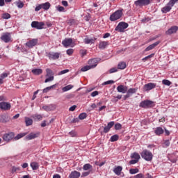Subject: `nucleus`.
<instances>
[{
    "label": "nucleus",
    "instance_id": "obj_1",
    "mask_svg": "<svg viewBox=\"0 0 178 178\" xmlns=\"http://www.w3.org/2000/svg\"><path fill=\"white\" fill-rule=\"evenodd\" d=\"M140 155L142 158L145 159V161H147V162L152 161V158L154 156L152 153L147 149L143 150Z\"/></svg>",
    "mask_w": 178,
    "mask_h": 178
},
{
    "label": "nucleus",
    "instance_id": "obj_2",
    "mask_svg": "<svg viewBox=\"0 0 178 178\" xmlns=\"http://www.w3.org/2000/svg\"><path fill=\"white\" fill-rule=\"evenodd\" d=\"M122 15L123 11H122V10H118L110 16V20L111 22H116V20H119Z\"/></svg>",
    "mask_w": 178,
    "mask_h": 178
},
{
    "label": "nucleus",
    "instance_id": "obj_3",
    "mask_svg": "<svg viewBox=\"0 0 178 178\" xmlns=\"http://www.w3.org/2000/svg\"><path fill=\"white\" fill-rule=\"evenodd\" d=\"M129 27V24L126 22H120L118 26L115 27V31H118L119 33H123L126 29Z\"/></svg>",
    "mask_w": 178,
    "mask_h": 178
},
{
    "label": "nucleus",
    "instance_id": "obj_4",
    "mask_svg": "<svg viewBox=\"0 0 178 178\" xmlns=\"http://www.w3.org/2000/svg\"><path fill=\"white\" fill-rule=\"evenodd\" d=\"M44 26H45V23L43 22L33 21L31 23V27H33V29H37V30H42Z\"/></svg>",
    "mask_w": 178,
    "mask_h": 178
},
{
    "label": "nucleus",
    "instance_id": "obj_5",
    "mask_svg": "<svg viewBox=\"0 0 178 178\" xmlns=\"http://www.w3.org/2000/svg\"><path fill=\"white\" fill-rule=\"evenodd\" d=\"M47 72V74H46V77L47 79L44 81V83H49V81H54V72H52V70H51L49 68H47L46 70Z\"/></svg>",
    "mask_w": 178,
    "mask_h": 178
},
{
    "label": "nucleus",
    "instance_id": "obj_6",
    "mask_svg": "<svg viewBox=\"0 0 178 178\" xmlns=\"http://www.w3.org/2000/svg\"><path fill=\"white\" fill-rule=\"evenodd\" d=\"M1 41H3V42H10L12 41V35L10 33H4L1 36Z\"/></svg>",
    "mask_w": 178,
    "mask_h": 178
},
{
    "label": "nucleus",
    "instance_id": "obj_7",
    "mask_svg": "<svg viewBox=\"0 0 178 178\" xmlns=\"http://www.w3.org/2000/svg\"><path fill=\"white\" fill-rule=\"evenodd\" d=\"M2 138L3 141H6V143H9V141H11V140H13V138H15V134L13 132L5 134L4 135H3Z\"/></svg>",
    "mask_w": 178,
    "mask_h": 178
},
{
    "label": "nucleus",
    "instance_id": "obj_8",
    "mask_svg": "<svg viewBox=\"0 0 178 178\" xmlns=\"http://www.w3.org/2000/svg\"><path fill=\"white\" fill-rule=\"evenodd\" d=\"M138 88H131L129 89H127L126 95L124 96V99L126 100L127 98H130L133 95V94H136L137 92Z\"/></svg>",
    "mask_w": 178,
    "mask_h": 178
},
{
    "label": "nucleus",
    "instance_id": "obj_9",
    "mask_svg": "<svg viewBox=\"0 0 178 178\" xmlns=\"http://www.w3.org/2000/svg\"><path fill=\"white\" fill-rule=\"evenodd\" d=\"M151 0H137L134 2L136 6H145L149 5Z\"/></svg>",
    "mask_w": 178,
    "mask_h": 178
},
{
    "label": "nucleus",
    "instance_id": "obj_10",
    "mask_svg": "<svg viewBox=\"0 0 178 178\" xmlns=\"http://www.w3.org/2000/svg\"><path fill=\"white\" fill-rule=\"evenodd\" d=\"M101 60L100 58H92L89 60L88 65L92 68L94 69L97 67V65H98V63Z\"/></svg>",
    "mask_w": 178,
    "mask_h": 178
},
{
    "label": "nucleus",
    "instance_id": "obj_11",
    "mask_svg": "<svg viewBox=\"0 0 178 178\" xmlns=\"http://www.w3.org/2000/svg\"><path fill=\"white\" fill-rule=\"evenodd\" d=\"M140 106L142 108H152V106H154V102L152 101L146 100L142 102L140 104Z\"/></svg>",
    "mask_w": 178,
    "mask_h": 178
},
{
    "label": "nucleus",
    "instance_id": "obj_12",
    "mask_svg": "<svg viewBox=\"0 0 178 178\" xmlns=\"http://www.w3.org/2000/svg\"><path fill=\"white\" fill-rule=\"evenodd\" d=\"M156 87V84L154 83H149L145 84L143 86V89L145 91H151V90H154Z\"/></svg>",
    "mask_w": 178,
    "mask_h": 178
},
{
    "label": "nucleus",
    "instance_id": "obj_13",
    "mask_svg": "<svg viewBox=\"0 0 178 178\" xmlns=\"http://www.w3.org/2000/svg\"><path fill=\"white\" fill-rule=\"evenodd\" d=\"M10 107L11 106L8 102H2L0 103V109H2L3 111H9Z\"/></svg>",
    "mask_w": 178,
    "mask_h": 178
},
{
    "label": "nucleus",
    "instance_id": "obj_14",
    "mask_svg": "<svg viewBox=\"0 0 178 178\" xmlns=\"http://www.w3.org/2000/svg\"><path fill=\"white\" fill-rule=\"evenodd\" d=\"M59 56H60V53L50 52L48 54V58L49 59H52L53 60H56V59H59Z\"/></svg>",
    "mask_w": 178,
    "mask_h": 178
},
{
    "label": "nucleus",
    "instance_id": "obj_15",
    "mask_svg": "<svg viewBox=\"0 0 178 178\" xmlns=\"http://www.w3.org/2000/svg\"><path fill=\"white\" fill-rule=\"evenodd\" d=\"M38 43V39H32L29 42H27L26 43V47H28V48H33V47H35V45H37Z\"/></svg>",
    "mask_w": 178,
    "mask_h": 178
},
{
    "label": "nucleus",
    "instance_id": "obj_16",
    "mask_svg": "<svg viewBox=\"0 0 178 178\" xmlns=\"http://www.w3.org/2000/svg\"><path fill=\"white\" fill-rule=\"evenodd\" d=\"M72 44H73V39H72V38H65L62 42V44L65 48H67V47H70V45H72Z\"/></svg>",
    "mask_w": 178,
    "mask_h": 178
},
{
    "label": "nucleus",
    "instance_id": "obj_17",
    "mask_svg": "<svg viewBox=\"0 0 178 178\" xmlns=\"http://www.w3.org/2000/svg\"><path fill=\"white\" fill-rule=\"evenodd\" d=\"M127 90L128 88L126 86L120 85L117 87V91L118 92H122V94H126V92H127Z\"/></svg>",
    "mask_w": 178,
    "mask_h": 178
},
{
    "label": "nucleus",
    "instance_id": "obj_18",
    "mask_svg": "<svg viewBox=\"0 0 178 178\" xmlns=\"http://www.w3.org/2000/svg\"><path fill=\"white\" fill-rule=\"evenodd\" d=\"M177 30H178L177 26H172L165 32V34H167V35L175 34V33H177Z\"/></svg>",
    "mask_w": 178,
    "mask_h": 178
},
{
    "label": "nucleus",
    "instance_id": "obj_19",
    "mask_svg": "<svg viewBox=\"0 0 178 178\" xmlns=\"http://www.w3.org/2000/svg\"><path fill=\"white\" fill-rule=\"evenodd\" d=\"M80 176H81V174L79 172L74 170L70 174L69 178H79Z\"/></svg>",
    "mask_w": 178,
    "mask_h": 178
},
{
    "label": "nucleus",
    "instance_id": "obj_20",
    "mask_svg": "<svg viewBox=\"0 0 178 178\" xmlns=\"http://www.w3.org/2000/svg\"><path fill=\"white\" fill-rule=\"evenodd\" d=\"M172 6L169 3H167V5L161 8V11L163 13H168V12H170L172 10Z\"/></svg>",
    "mask_w": 178,
    "mask_h": 178
},
{
    "label": "nucleus",
    "instance_id": "obj_21",
    "mask_svg": "<svg viewBox=\"0 0 178 178\" xmlns=\"http://www.w3.org/2000/svg\"><path fill=\"white\" fill-rule=\"evenodd\" d=\"M115 124L113 121L110 122L106 127L104 129V133H108L112 129V127Z\"/></svg>",
    "mask_w": 178,
    "mask_h": 178
},
{
    "label": "nucleus",
    "instance_id": "obj_22",
    "mask_svg": "<svg viewBox=\"0 0 178 178\" xmlns=\"http://www.w3.org/2000/svg\"><path fill=\"white\" fill-rule=\"evenodd\" d=\"M39 134L38 133H31L28 136H26V138L27 140H33L34 138H37L38 137Z\"/></svg>",
    "mask_w": 178,
    "mask_h": 178
},
{
    "label": "nucleus",
    "instance_id": "obj_23",
    "mask_svg": "<svg viewBox=\"0 0 178 178\" xmlns=\"http://www.w3.org/2000/svg\"><path fill=\"white\" fill-rule=\"evenodd\" d=\"M108 45H109V43L108 42L102 41L99 42V48L100 49H105V48H106V47H108Z\"/></svg>",
    "mask_w": 178,
    "mask_h": 178
},
{
    "label": "nucleus",
    "instance_id": "obj_24",
    "mask_svg": "<svg viewBox=\"0 0 178 178\" xmlns=\"http://www.w3.org/2000/svg\"><path fill=\"white\" fill-rule=\"evenodd\" d=\"M83 170L88 172H92V165H91L90 163L85 164L83 166Z\"/></svg>",
    "mask_w": 178,
    "mask_h": 178
},
{
    "label": "nucleus",
    "instance_id": "obj_25",
    "mask_svg": "<svg viewBox=\"0 0 178 178\" xmlns=\"http://www.w3.org/2000/svg\"><path fill=\"white\" fill-rule=\"evenodd\" d=\"M122 170H123V168L122 166H118L114 168L113 172L118 176H120V173H122Z\"/></svg>",
    "mask_w": 178,
    "mask_h": 178
},
{
    "label": "nucleus",
    "instance_id": "obj_26",
    "mask_svg": "<svg viewBox=\"0 0 178 178\" xmlns=\"http://www.w3.org/2000/svg\"><path fill=\"white\" fill-rule=\"evenodd\" d=\"M159 44V42H156L153 43L152 44H150L149 47H147L145 51L147 52L148 51H151L152 49H154L155 47H156Z\"/></svg>",
    "mask_w": 178,
    "mask_h": 178
},
{
    "label": "nucleus",
    "instance_id": "obj_27",
    "mask_svg": "<svg viewBox=\"0 0 178 178\" xmlns=\"http://www.w3.org/2000/svg\"><path fill=\"white\" fill-rule=\"evenodd\" d=\"M163 129H162V127H157L156 129V130L154 131L155 134H156V136H161V134H163Z\"/></svg>",
    "mask_w": 178,
    "mask_h": 178
},
{
    "label": "nucleus",
    "instance_id": "obj_28",
    "mask_svg": "<svg viewBox=\"0 0 178 178\" xmlns=\"http://www.w3.org/2000/svg\"><path fill=\"white\" fill-rule=\"evenodd\" d=\"M41 5H42V9H44V10H48V9L51 8V4L48 2L42 3Z\"/></svg>",
    "mask_w": 178,
    "mask_h": 178
},
{
    "label": "nucleus",
    "instance_id": "obj_29",
    "mask_svg": "<svg viewBox=\"0 0 178 178\" xmlns=\"http://www.w3.org/2000/svg\"><path fill=\"white\" fill-rule=\"evenodd\" d=\"M118 69H120V70H123L124 69H126V63L121 62L118 63Z\"/></svg>",
    "mask_w": 178,
    "mask_h": 178
},
{
    "label": "nucleus",
    "instance_id": "obj_30",
    "mask_svg": "<svg viewBox=\"0 0 178 178\" xmlns=\"http://www.w3.org/2000/svg\"><path fill=\"white\" fill-rule=\"evenodd\" d=\"M25 123L26 126H31L33 124V120L31 119L30 118H25Z\"/></svg>",
    "mask_w": 178,
    "mask_h": 178
},
{
    "label": "nucleus",
    "instance_id": "obj_31",
    "mask_svg": "<svg viewBox=\"0 0 178 178\" xmlns=\"http://www.w3.org/2000/svg\"><path fill=\"white\" fill-rule=\"evenodd\" d=\"M7 122H8V120L6 115H0V123H6Z\"/></svg>",
    "mask_w": 178,
    "mask_h": 178
},
{
    "label": "nucleus",
    "instance_id": "obj_32",
    "mask_svg": "<svg viewBox=\"0 0 178 178\" xmlns=\"http://www.w3.org/2000/svg\"><path fill=\"white\" fill-rule=\"evenodd\" d=\"M131 158L132 159H135L136 161H140V154H138V153H134L131 155Z\"/></svg>",
    "mask_w": 178,
    "mask_h": 178
},
{
    "label": "nucleus",
    "instance_id": "obj_33",
    "mask_svg": "<svg viewBox=\"0 0 178 178\" xmlns=\"http://www.w3.org/2000/svg\"><path fill=\"white\" fill-rule=\"evenodd\" d=\"M95 41V40H94L92 38L90 39L88 38H86L84 39L85 44H94Z\"/></svg>",
    "mask_w": 178,
    "mask_h": 178
},
{
    "label": "nucleus",
    "instance_id": "obj_34",
    "mask_svg": "<svg viewBox=\"0 0 178 178\" xmlns=\"http://www.w3.org/2000/svg\"><path fill=\"white\" fill-rule=\"evenodd\" d=\"M32 118L35 120H42V115H41L40 114H35V115H32Z\"/></svg>",
    "mask_w": 178,
    "mask_h": 178
},
{
    "label": "nucleus",
    "instance_id": "obj_35",
    "mask_svg": "<svg viewBox=\"0 0 178 178\" xmlns=\"http://www.w3.org/2000/svg\"><path fill=\"white\" fill-rule=\"evenodd\" d=\"M38 163L33 162L31 163V167L32 168L33 170H37L38 169Z\"/></svg>",
    "mask_w": 178,
    "mask_h": 178
},
{
    "label": "nucleus",
    "instance_id": "obj_36",
    "mask_svg": "<svg viewBox=\"0 0 178 178\" xmlns=\"http://www.w3.org/2000/svg\"><path fill=\"white\" fill-rule=\"evenodd\" d=\"M32 73L35 75L41 74V73H42V70L34 69V70H32Z\"/></svg>",
    "mask_w": 178,
    "mask_h": 178
},
{
    "label": "nucleus",
    "instance_id": "obj_37",
    "mask_svg": "<svg viewBox=\"0 0 178 178\" xmlns=\"http://www.w3.org/2000/svg\"><path fill=\"white\" fill-rule=\"evenodd\" d=\"M26 133H22V134H19L17 136H16L15 137H14V140H20V138H23V137H24V136H26Z\"/></svg>",
    "mask_w": 178,
    "mask_h": 178
},
{
    "label": "nucleus",
    "instance_id": "obj_38",
    "mask_svg": "<svg viewBox=\"0 0 178 178\" xmlns=\"http://www.w3.org/2000/svg\"><path fill=\"white\" fill-rule=\"evenodd\" d=\"M56 10H57V12H66V10L62 6H56Z\"/></svg>",
    "mask_w": 178,
    "mask_h": 178
},
{
    "label": "nucleus",
    "instance_id": "obj_39",
    "mask_svg": "<svg viewBox=\"0 0 178 178\" xmlns=\"http://www.w3.org/2000/svg\"><path fill=\"white\" fill-rule=\"evenodd\" d=\"M72 88H73V86L72 85H68L64 88H63V92H66V91H69L70 90H72Z\"/></svg>",
    "mask_w": 178,
    "mask_h": 178
},
{
    "label": "nucleus",
    "instance_id": "obj_40",
    "mask_svg": "<svg viewBox=\"0 0 178 178\" xmlns=\"http://www.w3.org/2000/svg\"><path fill=\"white\" fill-rule=\"evenodd\" d=\"M139 170L138 168H131L129 170L130 175H136V173H138Z\"/></svg>",
    "mask_w": 178,
    "mask_h": 178
},
{
    "label": "nucleus",
    "instance_id": "obj_41",
    "mask_svg": "<svg viewBox=\"0 0 178 178\" xmlns=\"http://www.w3.org/2000/svg\"><path fill=\"white\" fill-rule=\"evenodd\" d=\"M86 118H87V113H82L79 115V119H80V120H84Z\"/></svg>",
    "mask_w": 178,
    "mask_h": 178
},
{
    "label": "nucleus",
    "instance_id": "obj_42",
    "mask_svg": "<svg viewBox=\"0 0 178 178\" xmlns=\"http://www.w3.org/2000/svg\"><path fill=\"white\" fill-rule=\"evenodd\" d=\"M91 69H92V68L90 65H86V66L83 67L81 69V72H87L88 70H90Z\"/></svg>",
    "mask_w": 178,
    "mask_h": 178
},
{
    "label": "nucleus",
    "instance_id": "obj_43",
    "mask_svg": "<svg viewBox=\"0 0 178 178\" xmlns=\"http://www.w3.org/2000/svg\"><path fill=\"white\" fill-rule=\"evenodd\" d=\"M16 5L19 9H22L24 6V3H23V2L21 1H17Z\"/></svg>",
    "mask_w": 178,
    "mask_h": 178
},
{
    "label": "nucleus",
    "instance_id": "obj_44",
    "mask_svg": "<svg viewBox=\"0 0 178 178\" xmlns=\"http://www.w3.org/2000/svg\"><path fill=\"white\" fill-rule=\"evenodd\" d=\"M118 140H119V136H118V135H114L111 137V141L112 143H113L115 141H118Z\"/></svg>",
    "mask_w": 178,
    "mask_h": 178
},
{
    "label": "nucleus",
    "instance_id": "obj_45",
    "mask_svg": "<svg viewBox=\"0 0 178 178\" xmlns=\"http://www.w3.org/2000/svg\"><path fill=\"white\" fill-rule=\"evenodd\" d=\"M162 83L164 84V86H170V84H172V82H170V81L168 80V79H163L162 81Z\"/></svg>",
    "mask_w": 178,
    "mask_h": 178
},
{
    "label": "nucleus",
    "instance_id": "obj_46",
    "mask_svg": "<svg viewBox=\"0 0 178 178\" xmlns=\"http://www.w3.org/2000/svg\"><path fill=\"white\" fill-rule=\"evenodd\" d=\"M91 173V171H86L82 172L81 177H87Z\"/></svg>",
    "mask_w": 178,
    "mask_h": 178
},
{
    "label": "nucleus",
    "instance_id": "obj_47",
    "mask_svg": "<svg viewBox=\"0 0 178 178\" xmlns=\"http://www.w3.org/2000/svg\"><path fill=\"white\" fill-rule=\"evenodd\" d=\"M54 87H55L54 85L51 86H49V87H47L44 89H43V92L45 93V92H48V91L51 90V88H54Z\"/></svg>",
    "mask_w": 178,
    "mask_h": 178
},
{
    "label": "nucleus",
    "instance_id": "obj_48",
    "mask_svg": "<svg viewBox=\"0 0 178 178\" xmlns=\"http://www.w3.org/2000/svg\"><path fill=\"white\" fill-rule=\"evenodd\" d=\"M115 83V81H112V80H110V81H105L102 83V86H108L109 84H113Z\"/></svg>",
    "mask_w": 178,
    "mask_h": 178
},
{
    "label": "nucleus",
    "instance_id": "obj_49",
    "mask_svg": "<svg viewBox=\"0 0 178 178\" xmlns=\"http://www.w3.org/2000/svg\"><path fill=\"white\" fill-rule=\"evenodd\" d=\"M2 19H10V15L9 13H4L2 15Z\"/></svg>",
    "mask_w": 178,
    "mask_h": 178
},
{
    "label": "nucleus",
    "instance_id": "obj_50",
    "mask_svg": "<svg viewBox=\"0 0 178 178\" xmlns=\"http://www.w3.org/2000/svg\"><path fill=\"white\" fill-rule=\"evenodd\" d=\"M8 76H9V74L6 73V72H3L0 75L1 79H2L3 80V79H6V77H8Z\"/></svg>",
    "mask_w": 178,
    "mask_h": 178
},
{
    "label": "nucleus",
    "instance_id": "obj_51",
    "mask_svg": "<svg viewBox=\"0 0 178 178\" xmlns=\"http://www.w3.org/2000/svg\"><path fill=\"white\" fill-rule=\"evenodd\" d=\"M178 0H170L168 3L173 8V6H175V3H176V2H177Z\"/></svg>",
    "mask_w": 178,
    "mask_h": 178
},
{
    "label": "nucleus",
    "instance_id": "obj_52",
    "mask_svg": "<svg viewBox=\"0 0 178 178\" xmlns=\"http://www.w3.org/2000/svg\"><path fill=\"white\" fill-rule=\"evenodd\" d=\"M80 54H81V56H86V55H87V50L81 49V50H80Z\"/></svg>",
    "mask_w": 178,
    "mask_h": 178
},
{
    "label": "nucleus",
    "instance_id": "obj_53",
    "mask_svg": "<svg viewBox=\"0 0 178 178\" xmlns=\"http://www.w3.org/2000/svg\"><path fill=\"white\" fill-rule=\"evenodd\" d=\"M115 130H120L122 129V124L118 123L115 124Z\"/></svg>",
    "mask_w": 178,
    "mask_h": 178
},
{
    "label": "nucleus",
    "instance_id": "obj_54",
    "mask_svg": "<svg viewBox=\"0 0 178 178\" xmlns=\"http://www.w3.org/2000/svg\"><path fill=\"white\" fill-rule=\"evenodd\" d=\"M41 9H42V4H40L35 7V12H38V10H41Z\"/></svg>",
    "mask_w": 178,
    "mask_h": 178
},
{
    "label": "nucleus",
    "instance_id": "obj_55",
    "mask_svg": "<svg viewBox=\"0 0 178 178\" xmlns=\"http://www.w3.org/2000/svg\"><path fill=\"white\" fill-rule=\"evenodd\" d=\"M74 52L73 49H69L67 50V55H72Z\"/></svg>",
    "mask_w": 178,
    "mask_h": 178
},
{
    "label": "nucleus",
    "instance_id": "obj_56",
    "mask_svg": "<svg viewBox=\"0 0 178 178\" xmlns=\"http://www.w3.org/2000/svg\"><path fill=\"white\" fill-rule=\"evenodd\" d=\"M116 72H118V68L116 67H113L109 70V73H116Z\"/></svg>",
    "mask_w": 178,
    "mask_h": 178
},
{
    "label": "nucleus",
    "instance_id": "obj_57",
    "mask_svg": "<svg viewBox=\"0 0 178 178\" xmlns=\"http://www.w3.org/2000/svg\"><path fill=\"white\" fill-rule=\"evenodd\" d=\"M69 70H64L58 73V76H61V74H65V73H68Z\"/></svg>",
    "mask_w": 178,
    "mask_h": 178
},
{
    "label": "nucleus",
    "instance_id": "obj_58",
    "mask_svg": "<svg viewBox=\"0 0 178 178\" xmlns=\"http://www.w3.org/2000/svg\"><path fill=\"white\" fill-rule=\"evenodd\" d=\"M137 162H138V160L133 159V160H131V161H129V163H130L131 165H136V163H137Z\"/></svg>",
    "mask_w": 178,
    "mask_h": 178
},
{
    "label": "nucleus",
    "instance_id": "obj_59",
    "mask_svg": "<svg viewBox=\"0 0 178 178\" xmlns=\"http://www.w3.org/2000/svg\"><path fill=\"white\" fill-rule=\"evenodd\" d=\"M76 108H77V106L76 105H74L72 106H71L70 108H69V111L70 112H74V111L76 109Z\"/></svg>",
    "mask_w": 178,
    "mask_h": 178
},
{
    "label": "nucleus",
    "instance_id": "obj_60",
    "mask_svg": "<svg viewBox=\"0 0 178 178\" xmlns=\"http://www.w3.org/2000/svg\"><path fill=\"white\" fill-rule=\"evenodd\" d=\"M154 54H152L146 57H145L144 58H143V60H147V59H149V58H152V56H154Z\"/></svg>",
    "mask_w": 178,
    "mask_h": 178
},
{
    "label": "nucleus",
    "instance_id": "obj_61",
    "mask_svg": "<svg viewBox=\"0 0 178 178\" xmlns=\"http://www.w3.org/2000/svg\"><path fill=\"white\" fill-rule=\"evenodd\" d=\"M143 177H144V175H143V174H138V175H136L135 177H134V178H143Z\"/></svg>",
    "mask_w": 178,
    "mask_h": 178
},
{
    "label": "nucleus",
    "instance_id": "obj_62",
    "mask_svg": "<svg viewBox=\"0 0 178 178\" xmlns=\"http://www.w3.org/2000/svg\"><path fill=\"white\" fill-rule=\"evenodd\" d=\"M98 95V91H94L91 93V97H97Z\"/></svg>",
    "mask_w": 178,
    "mask_h": 178
},
{
    "label": "nucleus",
    "instance_id": "obj_63",
    "mask_svg": "<svg viewBox=\"0 0 178 178\" xmlns=\"http://www.w3.org/2000/svg\"><path fill=\"white\" fill-rule=\"evenodd\" d=\"M70 135L71 136V137H76V131H71L70 132Z\"/></svg>",
    "mask_w": 178,
    "mask_h": 178
},
{
    "label": "nucleus",
    "instance_id": "obj_64",
    "mask_svg": "<svg viewBox=\"0 0 178 178\" xmlns=\"http://www.w3.org/2000/svg\"><path fill=\"white\" fill-rule=\"evenodd\" d=\"M61 3L63 6H65V7L68 6L69 5L66 1H62Z\"/></svg>",
    "mask_w": 178,
    "mask_h": 178
}]
</instances>
